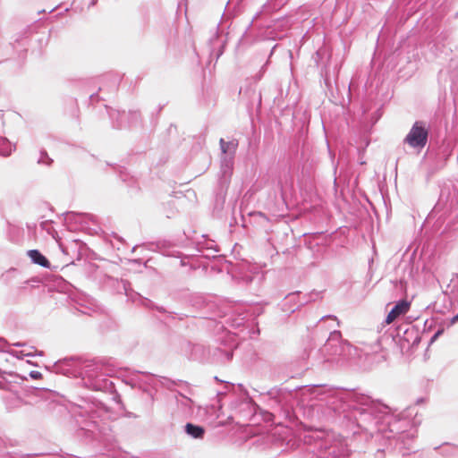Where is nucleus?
<instances>
[{
    "label": "nucleus",
    "mask_w": 458,
    "mask_h": 458,
    "mask_svg": "<svg viewBox=\"0 0 458 458\" xmlns=\"http://www.w3.org/2000/svg\"><path fill=\"white\" fill-rule=\"evenodd\" d=\"M326 403L334 413L345 412L353 410L359 427L368 430L369 424L377 419L379 413H386L387 406L375 403L370 397L344 391L330 389L326 396Z\"/></svg>",
    "instance_id": "obj_1"
},
{
    "label": "nucleus",
    "mask_w": 458,
    "mask_h": 458,
    "mask_svg": "<svg viewBox=\"0 0 458 458\" xmlns=\"http://www.w3.org/2000/svg\"><path fill=\"white\" fill-rule=\"evenodd\" d=\"M51 371L70 377H81L83 385L93 391L108 392L114 386L108 378L111 369L101 360L81 361L66 358L55 362Z\"/></svg>",
    "instance_id": "obj_2"
},
{
    "label": "nucleus",
    "mask_w": 458,
    "mask_h": 458,
    "mask_svg": "<svg viewBox=\"0 0 458 458\" xmlns=\"http://www.w3.org/2000/svg\"><path fill=\"white\" fill-rule=\"evenodd\" d=\"M381 350L380 340L377 339L372 344H364L363 347L352 346L342 339L340 331L334 330L330 333L324 346L316 352L318 357L314 358L312 365L330 361L335 356H342L344 359L367 358L370 354L377 353Z\"/></svg>",
    "instance_id": "obj_3"
},
{
    "label": "nucleus",
    "mask_w": 458,
    "mask_h": 458,
    "mask_svg": "<svg viewBox=\"0 0 458 458\" xmlns=\"http://www.w3.org/2000/svg\"><path fill=\"white\" fill-rule=\"evenodd\" d=\"M309 452L317 458H330L344 455L345 446L341 439H335L332 434L314 432L304 437Z\"/></svg>",
    "instance_id": "obj_4"
},
{
    "label": "nucleus",
    "mask_w": 458,
    "mask_h": 458,
    "mask_svg": "<svg viewBox=\"0 0 458 458\" xmlns=\"http://www.w3.org/2000/svg\"><path fill=\"white\" fill-rule=\"evenodd\" d=\"M428 139V130L426 123L417 121L405 136L403 142L412 148L421 150L427 145Z\"/></svg>",
    "instance_id": "obj_5"
},
{
    "label": "nucleus",
    "mask_w": 458,
    "mask_h": 458,
    "mask_svg": "<svg viewBox=\"0 0 458 458\" xmlns=\"http://www.w3.org/2000/svg\"><path fill=\"white\" fill-rule=\"evenodd\" d=\"M109 115L114 123V126L118 129L124 128L127 124L131 126L140 118V113L136 111L126 113L125 111L112 110Z\"/></svg>",
    "instance_id": "obj_6"
},
{
    "label": "nucleus",
    "mask_w": 458,
    "mask_h": 458,
    "mask_svg": "<svg viewBox=\"0 0 458 458\" xmlns=\"http://www.w3.org/2000/svg\"><path fill=\"white\" fill-rule=\"evenodd\" d=\"M410 308V303L406 301H400L397 302L393 309L388 313L386 322L387 324L392 323L395 318H397L399 316L405 314Z\"/></svg>",
    "instance_id": "obj_7"
},
{
    "label": "nucleus",
    "mask_w": 458,
    "mask_h": 458,
    "mask_svg": "<svg viewBox=\"0 0 458 458\" xmlns=\"http://www.w3.org/2000/svg\"><path fill=\"white\" fill-rule=\"evenodd\" d=\"M219 144L224 157H234L238 147V141L236 140L225 141L224 139H220Z\"/></svg>",
    "instance_id": "obj_8"
},
{
    "label": "nucleus",
    "mask_w": 458,
    "mask_h": 458,
    "mask_svg": "<svg viewBox=\"0 0 458 458\" xmlns=\"http://www.w3.org/2000/svg\"><path fill=\"white\" fill-rule=\"evenodd\" d=\"M28 256L30 258L34 264L39 265L43 267L48 268L50 262L48 259L38 250H30L28 251Z\"/></svg>",
    "instance_id": "obj_9"
},
{
    "label": "nucleus",
    "mask_w": 458,
    "mask_h": 458,
    "mask_svg": "<svg viewBox=\"0 0 458 458\" xmlns=\"http://www.w3.org/2000/svg\"><path fill=\"white\" fill-rule=\"evenodd\" d=\"M185 432L187 435L195 439H202L205 435V428L202 426L193 423H187L185 425Z\"/></svg>",
    "instance_id": "obj_10"
},
{
    "label": "nucleus",
    "mask_w": 458,
    "mask_h": 458,
    "mask_svg": "<svg viewBox=\"0 0 458 458\" xmlns=\"http://www.w3.org/2000/svg\"><path fill=\"white\" fill-rule=\"evenodd\" d=\"M0 351L10 353L12 356L16 357L18 359H21L24 356H31L30 352L25 351H14L10 349V344L4 340L0 338Z\"/></svg>",
    "instance_id": "obj_11"
},
{
    "label": "nucleus",
    "mask_w": 458,
    "mask_h": 458,
    "mask_svg": "<svg viewBox=\"0 0 458 458\" xmlns=\"http://www.w3.org/2000/svg\"><path fill=\"white\" fill-rule=\"evenodd\" d=\"M6 408L9 411L14 410L21 407L23 404V401L19 396L10 394L4 397Z\"/></svg>",
    "instance_id": "obj_12"
},
{
    "label": "nucleus",
    "mask_w": 458,
    "mask_h": 458,
    "mask_svg": "<svg viewBox=\"0 0 458 458\" xmlns=\"http://www.w3.org/2000/svg\"><path fill=\"white\" fill-rule=\"evenodd\" d=\"M233 157H223L221 158V173L225 177L227 174H231L233 169Z\"/></svg>",
    "instance_id": "obj_13"
},
{
    "label": "nucleus",
    "mask_w": 458,
    "mask_h": 458,
    "mask_svg": "<svg viewBox=\"0 0 458 458\" xmlns=\"http://www.w3.org/2000/svg\"><path fill=\"white\" fill-rule=\"evenodd\" d=\"M53 160L48 157L46 150L40 151V157L38 160V163L40 165H50L52 164Z\"/></svg>",
    "instance_id": "obj_14"
},
{
    "label": "nucleus",
    "mask_w": 458,
    "mask_h": 458,
    "mask_svg": "<svg viewBox=\"0 0 458 458\" xmlns=\"http://www.w3.org/2000/svg\"><path fill=\"white\" fill-rule=\"evenodd\" d=\"M0 388L2 389H5L7 391H10L12 392V386L10 383H6V382H3V381H0Z\"/></svg>",
    "instance_id": "obj_15"
},
{
    "label": "nucleus",
    "mask_w": 458,
    "mask_h": 458,
    "mask_svg": "<svg viewBox=\"0 0 458 458\" xmlns=\"http://www.w3.org/2000/svg\"><path fill=\"white\" fill-rule=\"evenodd\" d=\"M30 377H31V378H33V379H38V378H40V377H41V376H42V375H41V373H40L39 371H35V370H33V371H31V372L30 373Z\"/></svg>",
    "instance_id": "obj_16"
},
{
    "label": "nucleus",
    "mask_w": 458,
    "mask_h": 458,
    "mask_svg": "<svg viewBox=\"0 0 458 458\" xmlns=\"http://www.w3.org/2000/svg\"><path fill=\"white\" fill-rule=\"evenodd\" d=\"M96 427H97L96 422L92 421L89 425V428H86L81 427V429L92 432L93 428H95Z\"/></svg>",
    "instance_id": "obj_17"
},
{
    "label": "nucleus",
    "mask_w": 458,
    "mask_h": 458,
    "mask_svg": "<svg viewBox=\"0 0 458 458\" xmlns=\"http://www.w3.org/2000/svg\"><path fill=\"white\" fill-rule=\"evenodd\" d=\"M443 332H444V329H443V328L438 329V330L434 334V335L432 336V338H431V342H434L436 339H437V337H438L440 335H442V334H443Z\"/></svg>",
    "instance_id": "obj_18"
},
{
    "label": "nucleus",
    "mask_w": 458,
    "mask_h": 458,
    "mask_svg": "<svg viewBox=\"0 0 458 458\" xmlns=\"http://www.w3.org/2000/svg\"><path fill=\"white\" fill-rule=\"evenodd\" d=\"M443 332H444V329H443V328L438 329V330L434 334V335L432 336V338H431V342H434L436 339H437V337H438L440 335H442V334H443Z\"/></svg>",
    "instance_id": "obj_19"
},
{
    "label": "nucleus",
    "mask_w": 458,
    "mask_h": 458,
    "mask_svg": "<svg viewBox=\"0 0 458 458\" xmlns=\"http://www.w3.org/2000/svg\"><path fill=\"white\" fill-rule=\"evenodd\" d=\"M443 332H444V329H443V328L438 329V330L434 334V335L432 336V338H431V342H434L436 339H437V337H438L440 335H442V334H443Z\"/></svg>",
    "instance_id": "obj_20"
},
{
    "label": "nucleus",
    "mask_w": 458,
    "mask_h": 458,
    "mask_svg": "<svg viewBox=\"0 0 458 458\" xmlns=\"http://www.w3.org/2000/svg\"><path fill=\"white\" fill-rule=\"evenodd\" d=\"M443 332H444V329H443V328L438 329V330L434 334V335L432 336V338H431V342H434L436 339H437V337H438L440 335H442V334H443Z\"/></svg>",
    "instance_id": "obj_21"
},
{
    "label": "nucleus",
    "mask_w": 458,
    "mask_h": 458,
    "mask_svg": "<svg viewBox=\"0 0 458 458\" xmlns=\"http://www.w3.org/2000/svg\"><path fill=\"white\" fill-rule=\"evenodd\" d=\"M457 321H458V313H457L455 316H454V317H453V318L448 321L447 326H448V327H451V326H453L454 324H455Z\"/></svg>",
    "instance_id": "obj_22"
},
{
    "label": "nucleus",
    "mask_w": 458,
    "mask_h": 458,
    "mask_svg": "<svg viewBox=\"0 0 458 458\" xmlns=\"http://www.w3.org/2000/svg\"><path fill=\"white\" fill-rule=\"evenodd\" d=\"M225 357L226 360H230L233 358V352L231 351H225Z\"/></svg>",
    "instance_id": "obj_23"
},
{
    "label": "nucleus",
    "mask_w": 458,
    "mask_h": 458,
    "mask_svg": "<svg viewBox=\"0 0 458 458\" xmlns=\"http://www.w3.org/2000/svg\"><path fill=\"white\" fill-rule=\"evenodd\" d=\"M12 345L16 346V347H24V346H26V344L21 343V342H17V343H13Z\"/></svg>",
    "instance_id": "obj_24"
},
{
    "label": "nucleus",
    "mask_w": 458,
    "mask_h": 458,
    "mask_svg": "<svg viewBox=\"0 0 458 458\" xmlns=\"http://www.w3.org/2000/svg\"><path fill=\"white\" fill-rule=\"evenodd\" d=\"M325 318H330L333 321H336V318L335 316H325L321 319H325Z\"/></svg>",
    "instance_id": "obj_25"
},
{
    "label": "nucleus",
    "mask_w": 458,
    "mask_h": 458,
    "mask_svg": "<svg viewBox=\"0 0 458 458\" xmlns=\"http://www.w3.org/2000/svg\"><path fill=\"white\" fill-rule=\"evenodd\" d=\"M185 399V404H187L188 403H191V400L189 399V398H186V397H183Z\"/></svg>",
    "instance_id": "obj_26"
},
{
    "label": "nucleus",
    "mask_w": 458,
    "mask_h": 458,
    "mask_svg": "<svg viewBox=\"0 0 458 458\" xmlns=\"http://www.w3.org/2000/svg\"><path fill=\"white\" fill-rule=\"evenodd\" d=\"M95 97H96V95H95V94L90 95V98H91V100H93V99L95 98Z\"/></svg>",
    "instance_id": "obj_27"
}]
</instances>
